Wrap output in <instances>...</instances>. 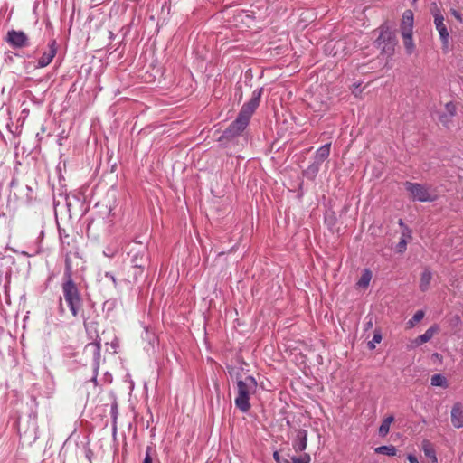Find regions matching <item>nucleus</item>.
<instances>
[{
	"label": "nucleus",
	"mask_w": 463,
	"mask_h": 463,
	"mask_svg": "<svg viewBox=\"0 0 463 463\" xmlns=\"http://www.w3.org/2000/svg\"><path fill=\"white\" fill-rule=\"evenodd\" d=\"M262 88L252 92L250 99L244 103L235 118L218 138L223 147H229L236 143V139L242 134L250 123V119L260 105Z\"/></svg>",
	"instance_id": "1"
},
{
	"label": "nucleus",
	"mask_w": 463,
	"mask_h": 463,
	"mask_svg": "<svg viewBox=\"0 0 463 463\" xmlns=\"http://www.w3.org/2000/svg\"><path fill=\"white\" fill-rule=\"evenodd\" d=\"M257 388L256 379L249 375L244 380L237 381V396L234 400L235 406L241 412H248L250 409V396Z\"/></svg>",
	"instance_id": "2"
},
{
	"label": "nucleus",
	"mask_w": 463,
	"mask_h": 463,
	"mask_svg": "<svg viewBox=\"0 0 463 463\" xmlns=\"http://www.w3.org/2000/svg\"><path fill=\"white\" fill-rule=\"evenodd\" d=\"M63 298L74 317H77L82 309L83 298L73 279H64L61 284Z\"/></svg>",
	"instance_id": "3"
},
{
	"label": "nucleus",
	"mask_w": 463,
	"mask_h": 463,
	"mask_svg": "<svg viewBox=\"0 0 463 463\" xmlns=\"http://www.w3.org/2000/svg\"><path fill=\"white\" fill-rule=\"evenodd\" d=\"M379 30L380 34L375 41V45L381 49L382 53L392 56L397 44L395 33L386 24L381 25Z\"/></svg>",
	"instance_id": "4"
},
{
	"label": "nucleus",
	"mask_w": 463,
	"mask_h": 463,
	"mask_svg": "<svg viewBox=\"0 0 463 463\" xmlns=\"http://www.w3.org/2000/svg\"><path fill=\"white\" fill-rule=\"evenodd\" d=\"M128 256L133 268L141 274L149 261L147 247L140 242H134L129 250Z\"/></svg>",
	"instance_id": "5"
},
{
	"label": "nucleus",
	"mask_w": 463,
	"mask_h": 463,
	"mask_svg": "<svg viewBox=\"0 0 463 463\" xmlns=\"http://www.w3.org/2000/svg\"><path fill=\"white\" fill-rule=\"evenodd\" d=\"M84 353L86 354H90L91 356L92 360V366H93V372L94 375L91 379V381L94 383H97V377L99 373V369L100 365V358H101V339L97 335L96 338L92 343H89L84 347Z\"/></svg>",
	"instance_id": "6"
},
{
	"label": "nucleus",
	"mask_w": 463,
	"mask_h": 463,
	"mask_svg": "<svg viewBox=\"0 0 463 463\" xmlns=\"http://www.w3.org/2000/svg\"><path fill=\"white\" fill-rule=\"evenodd\" d=\"M403 185L413 201L433 202L435 200V196L431 195L429 188L424 184L406 181Z\"/></svg>",
	"instance_id": "7"
},
{
	"label": "nucleus",
	"mask_w": 463,
	"mask_h": 463,
	"mask_svg": "<svg viewBox=\"0 0 463 463\" xmlns=\"http://www.w3.org/2000/svg\"><path fill=\"white\" fill-rule=\"evenodd\" d=\"M434 7L431 9V14L434 18V24L439 32V38L442 43V49L444 52H447L449 49V33L447 29L446 24H444V16L441 14L439 7L436 5V4H433Z\"/></svg>",
	"instance_id": "8"
},
{
	"label": "nucleus",
	"mask_w": 463,
	"mask_h": 463,
	"mask_svg": "<svg viewBox=\"0 0 463 463\" xmlns=\"http://www.w3.org/2000/svg\"><path fill=\"white\" fill-rule=\"evenodd\" d=\"M5 40L14 49H22L30 44L29 38L24 32L14 29L7 32Z\"/></svg>",
	"instance_id": "9"
},
{
	"label": "nucleus",
	"mask_w": 463,
	"mask_h": 463,
	"mask_svg": "<svg viewBox=\"0 0 463 463\" xmlns=\"http://www.w3.org/2000/svg\"><path fill=\"white\" fill-rule=\"evenodd\" d=\"M48 51L44 52L42 56L38 59L37 68H44L48 66L57 53V43L56 40L52 39L48 44Z\"/></svg>",
	"instance_id": "10"
},
{
	"label": "nucleus",
	"mask_w": 463,
	"mask_h": 463,
	"mask_svg": "<svg viewBox=\"0 0 463 463\" xmlns=\"http://www.w3.org/2000/svg\"><path fill=\"white\" fill-rule=\"evenodd\" d=\"M307 431L303 429L298 430L296 438L292 443L294 450L296 452H302L307 449Z\"/></svg>",
	"instance_id": "11"
},
{
	"label": "nucleus",
	"mask_w": 463,
	"mask_h": 463,
	"mask_svg": "<svg viewBox=\"0 0 463 463\" xmlns=\"http://www.w3.org/2000/svg\"><path fill=\"white\" fill-rule=\"evenodd\" d=\"M451 423L456 429L463 427V407L460 402H456L451 409Z\"/></svg>",
	"instance_id": "12"
},
{
	"label": "nucleus",
	"mask_w": 463,
	"mask_h": 463,
	"mask_svg": "<svg viewBox=\"0 0 463 463\" xmlns=\"http://www.w3.org/2000/svg\"><path fill=\"white\" fill-rule=\"evenodd\" d=\"M414 17L411 10H406L402 14V19L401 24V33H413Z\"/></svg>",
	"instance_id": "13"
},
{
	"label": "nucleus",
	"mask_w": 463,
	"mask_h": 463,
	"mask_svg": "<svg viewBox=\"0 0 463 463\" xmlns=\"http://www.w3.org/2000/svg\"><path fill=\"white\" fill-rule=\"evenodd\" d=\"M439 326L438 325H433L431 326L430 328H428L424 334L419 335L416 339H415V344L417 345H420L424 343H427L429 342L434 335L435 333H437L439 331Z\"/></svg>",
	"instance_id": "14"
},
{
	"label": "nucleus",
	"mask_w": 463,
	"mask_h": 463,
	"mask_svg": "<svg viewBox=\"0 0 463 463\" xmlns=\"http://www.w3.org/2000/svg\"><path fill=\"white\" fill-rule=\"evenodd\" d=\"M331 144L327 143L320 146L315 154L314 160L321 164L327 159L330 155Z\"/></svg>",
	"instance_id": "15"
},
{
	"label": "nucleus",
	"mask_w": 463,
	"mask_h": 463,
	"mask_svg": "<svg viewBox=\"0 0 463 463\" xmlns=\"http://www.w3.org/2000/svg\"><path fill=\"white\" fill-rule=\"evenodd\" d=\"M431 279L432 272L430 271V269H425L421 273L419 284V288L422 292H425L429 289Z\"/></svg>",
	"instance_id": "16"
},
{
	"label": "nucleus",
	"mask_w": 463,
	"mask_h": 463,
	"mask_svg": "<svg viewBox=\"0 0 463 463\" xmlns=\"http://www.w3.org/2000/svg\"><path fill=\"white\" fill-rule=\"evenodd\" d=\"M372 277V271L369 269H364L362 272L360 279L356 282V286L358 288H366L370 284Z\"/></svg>",
	"instance_id": "17"
},
{
	"label": "nucleus",
	"mask_w": 463,
	"mask_h": 463,
	"mask_svg": "<svg viewBox=\"0 0 463 463\" xmlns=\"http://www.w3.org/2000/svg\"><path fill=\"white\" fill-rule=\"evenodd\" d=\"M403 39L404 48L408 54H411L415 49V45L412 39V33H402Z\"/></svg>",
	"instance_id": "18"
},
{
	"label": "nucleus",
	"mask_w": 463,
	"mask_h": 463,
	"mask_svg": "<svg viewBox=\"0 0 463 463\" xmlns=\"http://www.w3.org/2000/svg\"><path fill=\"white\" fill-rule=\"evenodd\" d=\"M422 450L425 456L432 460V463H438V458L436 457V452L432 448L431 444L428 440H424L422 442Z\"/></svg>",
	"instance_id": "19"
},
{
	"label": "nucleus",
	"mask_w": 463,
	"mask_h": 463,
	"mask_svg": "<svg viewBox=\"0 0 463 463\" xmlns=\"http://www.w3.org/2000/svg\"><path fill=\"white\" fill-rule=\"evenodd\" d=\"M430 383L432 386L442 387L444 389L448 388L449 386L447 378L440 373L432 375L430 379Z\"/></svg>",
	"instance_id": "20"
},
{
	"label": "nucleus",
	"mask_w": 463,
	"mask_h": 463,
	"mask_svg": "<svg viewBox=\"0 0 463 463\" xmlns=\"http://www.w3.org/2000/svg\"><path fill=\"white\" fill-rule=\"evenodd\" d=\"M376 454H383L387 456H395L397 454V449L393 445H383L374 449Z\"/></svg>",
	"instance_id": "21"
},
{
	"label": "nucleus",
	"mask_w": 463,
	"mask_h": 463,
	"mask_svg": "<svg viewBox=\"0 0 463 463\" xmlns=\"http://www.w3.org/2000/svg\"><path fill=\"white\" fill-rule=\"evenodd\" d=\"M320 166L321 164L314 160V162L304 171V175L310 179H314L319 172Z\"/></svg>",
	"instance_id": "22"
},
{
	"label": "nucleus",
	"mask_w": 463,
	"mask_h": 463,
	"mask_svg": "<svg viewBox=\"0 0 463 463\" xmlns=\"http://www.w3.org/2000/svg\"><path fill=\"white\" fill-rule=\"evenodd\" d=\"M72 269H73V268H72L71 260L69 254H66L63 280L64 279H72V272H73Z\"/></svg>",
	"instance_id": "23"
},
{
	"label": "nucleus",
	"mask_w": 463,
	"mask_h": 463,
	"mask_svg": "<svg viewBox=\"0 0 463 463\" xmlns=\"http://www.w3.org/2000/svg\"><path fill=\"white\" fill-rule=\"evenodd\" d=\"M424 317V311L418 310L413 317L408 321L410 327L415 326V324L419 323Z\"/></svg>",
	"instance_id": "24"
},
{
	"label": "nucleus",
	"mask_w": 463,
	"mask_h": 463,
	"mask_svg": "<svg viewBox=\"0 0 463 463\" xmlns=\"http://www.w3.org/2000/svg\"><path fill=\"white\" fill-rule=\"evenodd\" d=\"M292 463H310L311 457L307 453H304L303 455L299 457L293 456L291 458Z\"/></svg>",
	"instance_id": "25"
},
{
	"label": "nucleus",
	"mask_w": 463,
	"mask_h": 463,
	"mask_svg": "<svg viewBox=\"0 0 463 463\" xmlns=\"http://www.w3.org/2000/svg\"><path fill=\"white\" fill-rule=\"evenodd\" d=\"M406 247H407V241L405 239V234L403 232L402 237L401 238V241L396 245V251L398 253H403L406 250Z\"/></svg>",
	"instance_id": "26"
},
{
	"label": "nucleus",
	"mask_w": 463,
	"mask_h": 463,
	"mask_svg": "<svg viewBox=\"0 0 463 463\" xmlns=\"http://www.w3.org/2000/svg\"><path fill=\"white\" fill-rule=\"evenodd\" d=\"M454 117L449 116L448 113H442L439 115V119L443 126L448 127Z\"/></svg>",
	"instance_id": "27"
},
{
	"label": "nucleus",
	"mask_w": 463,
	"mask_h": 463,
	"mask_svg": "<svg viewBox=\"0 0 463 463\" xmlns=\"http://www.w3.org/2000/svg\"><path fill=\"white\" fill-rule=\"evenodd\" d=\"M445 109H446L445 113H448L449 116L454 117L456 115L457 109H456L455 104L452 101L446 103Z\"/></svg>",
	"instance_id": "28"
},
{
	"label": "nucleus",
	"mask_w": 463,
	"mask_h": 463,
	"mask_svg": "<svg viewBox=\"0 0 463 463\" xmlns=\"http://www.w3.org/2000/svg\"><path fill=\"white\" fill-rule=\"evenodd\" d=\"M118 403L117 402H114L112 404H111V408H110V415L113 419V423L114 425L116 424V421H117V418H118Z\"/></svg>",
	"instance_id": "29"
},
{
	"label": "nucleus",
	"mask_w": 463,
	"mask_h": 463,
	"mask_svg": "<svg viewBox=\"0 0 463 463\" xmlns=\"http://www.w3.org/2000/svg\"><path fill=\"white\" fill-rule=\"evenodd\" d=\"M389 430L390 425L383 421L379 427V435L382 437H385L389 433Z\"/></svg>",
	"instance_id": "30"
},
{
	"label": "nucleus",
	"mask_w": 463,
	"mask_h": 463,
	"mask_svg": "<svg viewBox=\"0 0 463 463\" xmlns=\"http://www.w3.org/2000/svg\"><path fill=\"white\" fill-rule=\"evenodd\" d=\"M451 14L460 23L463 22V18H462V15L459 12H458L457 10L455 9H452L451 10Z\"/></svg>",
	"instance_id": "31"
},
{
	"label": "nucleus",
	"mask_w": 463,
	"mask_h": 463,
	"mask_svg": "<svg viewBox=\"0 0 463 463\" xmlns=\"http://www.w3.org/2000/svg\"><path fill=\"white\" fill-rule=\"evenodd\" d=\"M105 277L110 279L113 282L114 286L117 285V279L111 272H106Z\"/></svg>",
	"instance_id": "32"
},
{
	"label": "nucleus",
	"mask_w": 463,
	"mask_h": 463,
	"mask_svg": "<svg viewBox=\"0 0 463 463\" xmlns=\"http://www.w3.org/2000/svg\"><path fill=\"white\" fill-rule=\"evenodd\" d=\"M273 458L277 463H288V460H285L284 462L281 461L278 451H275L273 453Z\"/></svg>",
	"instance_id": "33"
},
{
	"label": "nucleus",
	"mask_w": 463,
	"mask_h": 463,
	"mask_svg": "<svg viewBox=\"0 0 463 463\" xmlns=\"http://www.w3.org/2000/svg\"><path fill=\"white\" fill-rule=\"evenodd\" d=\"M407 459L409 460L410 463H420L418 458L414 455H411V454L408 455Z\"/></svg>",
	"instance_id": "34"
},
{
	"label": "nucleus",
	"mask_w": 463,
	"mask_h": 463,
	"mask_svg": "<svg viewBox=\"0 0 463 463\" xmlns=\"http://www.w3.org/2000/svg\"><path fill=\"white\" fill-rule=\"evenodd\" d=\"M149 450H150V449L147 448L146 454V457H145V459H144V463H152V458L150 457Z\"/></svg>",
	"instance_id": "35"
},
{
	"label": "nucleus",
	"mask_w": 463,
	"mask_h": 463,
	"mask_svg": "<svg viewBox=\"0 0 463 463\" xmlns=\"http://www.w3.org/2000/svg\"><path fill=\"white\" fill-rule=\"evenodd\" d=\"M383 421L388 425H391V423H392L394 421V417L392 415H390V416L386 417Z\"/></svg>",
	"instance_id": "36"
},
{
	"label": "nucleus",
	"mask_w": 463,
	"mask_h": 463,
	"mask_svg": "<svg viewBox=\"0 0 463 463\" xmlns=\"http://www.w3.org/2000/svg\"><path fill=\"white\" fill-rule=\"evenodd\" d=\"M382 340V335L381 334H374L373 337V343H380Z\"/></svg>",
	"instance_id": "37"
},
{
	"label": "nucleus",
	"mask_w": 463,
	"mask_h": 463,
	"mask_svg": "<svg viewBox=\"0 0 463 463\" xmlns=\"http://www.w3.org/2000/svg\"><path fill=\"white\" fill-rule=\"evenodd\" d=\"M353 94L355 96V97H358L360 95V93L362 92L361 90H359V85H356L354 86V89L353 90Z\"/></svg>",
	"instance_id": "38"
},
{
	"label": "nucleus",
	"mask_w": 463,
	"mask_h": 463,
	"mask_svg": "<svg viewBox=\"0 0 463 463\" xmlns=\"http://www.w3.org/2000/svg\"><path fill=\"white\" fill-rule=\"evenodd\" d=\"M82 317H84L82 316ZM83 319H84V326H85L86 330L88 331L90 328V324L87 322V320L85 318H83Z\"/></svg>",
	"instance_id": "39"
},
{
	"label": "nucleus",
	"mask_w": 463,
	"mask_h": 463,
	"mask_svg": "<svg viewBox=\"0 0 463 463\" xmlns=\"http://www.w3.org/2000/svg\"><path fill=\"white\" fill-rule=\"evenodd\" d=\"M368 345L370 349H373L375 347L373 342H369Z\"/></svg>",
	"instance_id": "40"
},
{
	"label": "nucleus",
	"mask_w": 463,
	"mask_h": 463,
	"mask_svg": "<svg viewBox=\"0 0 463 463\" xmlns=\"http://www.w3.org/2000/svg\"><path fill=\"white\" fill-rule=\"evenodd\" d=\"M105 254L111 257L114 255V252L110 253V250H108V253L105 252Z\"/></svg>",
	"instance_id": "41"
},
{
	"label": "nucleus",
	"mask_w": 463,
	"mask_h": 463,
	"mask_svg": "<svg viewBox=\"0 0 463 463\" xmlns=\"http://www.w3.org/2000/svg\"><path fill=\"white\" fill-rule=\"evenodd\" d=\"M105 254L111 257L114 255V252L110 253V250H108V253L105 252Z\"/></svg>",
	"instance_id": "42"
},
{
	"label": "nucleus",
	"mask_w": 463,
	"mask_h": 463,
	"mask_svg": "<svg viewBox=\"0 0 463 463\" xmlns=\"http://www.w3.org/2000/svg\"><path fill=\"white\" fill-rule=\"evenodd\" d=\"M10 185H11V186L15 185L14 180H13V181L11 182Z\"/></svg>",
	"instance_id": "43"
},
{
	"label": "nucleus",
	"mask_w": 463,
	"mask_h": 463,
	"mask_svg": "<svg viewBox=\"0 0 463 463\" xmlns=\"http://www.w3.org/2000/svg\"><path fill=\"white\" fill-rule=\"evenodd\" d=\"M399 224H400L401 226H402V225H403V222H402V220H400V221H399Z\"/></svg>",
	"instance_id": "44"
},
{
	"label": "nucleus",
	"mask_w": 463,
	"mask_h": 463,
	"mask_svg": "<svg viewBox=\"0 0 463 463\" xmlns=\"http://www.w3.org/2000/svg\"><path fill=\"white\" fill-rule=\"evenodd\" d=\"M60 309H61V312H63V311H64V309H63V307H62V306H61V305Z\"/></svg>",
	"instance_id": "45"
},
{
	"label": "nucleus",
	"mask_w": 463,
	"mask_h": 463,
	"mask_svg": "<svg viewBox=\"0 0 463 463\" xmlns=\"http://www.w3.org/2000/svg\"><path fill=\"white\" fill-rule=\"evenodd\" d=\"M115 301L107 300L106 303H114Z\"/></svg>",
	"instance_id": "46"
}]
</instances>
